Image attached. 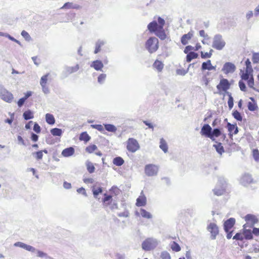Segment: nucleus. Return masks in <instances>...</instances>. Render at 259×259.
Wrapping results in <instances>:
<instances>
[{
  "label": "nucleus",
  "mask_w": 259,
  "mask_h": 259,
  "mask_svg": "<svg viewBox=\"0 0 259 259\" xmlns=\"http://www.w3.org/2000/svg\"><path fill=\"white\" fill-rule=\"evenodd\" d=\"M106 44V41L104 39H99L95 43L94 54H96L99 53L101 50V48Z\"/></svg>",
  "instance_id": "nucleus-18"
},
{
  "label": "nucleus",
  "mask_w": 259,
  "mask_h": 259,
  "mask_svg": "<svg viewBox=\"0 0 259 259\" xmlns=\"http://www.w3.org/2000/svg\"><path fill=\"white\" fill-rule=\"evenodd\" d=\"M230 85L231 84L227 79L222 78L217 85V88L220 92L223 91L227 93V90L230 89Z\"/></svg>",
  "instance_id": "nucleus-10"
},
{
  "label": "nucleus",
  "mask_w": 259,
  "mask_h": 259,
  "mask_svg": "<svg viewBox=\"0 0 259 259\" xmlns=\"http://www.w3.org/2000/svg\"><path fill=\"white\" fill-rule=\"evenodd\" d=\"M171 248L173 251L176 252H178L181 250L180 246L175 241L172 242V243L171 244Z\"/></svg>",
  "instance_id": "nucleus-47"
},
{
  "label": "nucleus",
  "mask_w": 259,
  "mask_h": 259,
  "mask_svg": "<svg viewBox=\"0 0 259 259\" xmlns=\"http://www.w3.org/2000/svg\"><path fill=\"white\" fill-rule=\"evenodd\" d=\"M104 198L102 199V201L105 205L108 206L109 205L110 203L112 202V197L110 195H108L106 193L104 194Z\"/></svg>",
  "instance_id": "nucleus-28"
},
{
  "label": "nucleus",
  "mask_w": 259,
  "mask_h": 259,
  "mask_svg": "<svg viewBox=\"0 0 259 259\" xmlns=\"http://www.w3.org/2000/svg\"><path fill=\"white\" fill-rule=\"evenodd\" d=\"M148 29L151 33H155L158 30L157 22L156 21H153L150 22L147 26Z\"/></svg>",
  "instance_id": "nucleus-22"
},
{
  "label": "nucleus",
  "mask_w": 259,
  "mask_h": 259,
  "mask_svg": "<svg viewBox=\"0 0 259 259\" xmlns=\"http://www.w3.org/2000/svg\"><path fill=\"white\" fill-rule=\"evenodd\" d=\"M235 219L230 218L227 220L224 223V229L225 232H227L232 229L235 224Z\"/></svg>",
  "instance_id": "nucleus-15"
},
{
  "label": "nucleus",
  "mask_w": 259,
  "mask_h": 259,
  "mask_svg": "<svg viewBox=\"0 0 259 259\" xmlns=\"http://www.w3.org/2000/svg\"><path fill=\"white\" fill-rule=\"evenodd\" d=\"M236 69V66L233 63L228 62L224 64L222 71L225 74H228L229 73H233L235 71Z\"/></svg>",
  "instance_id": "nucleus-11"
},
{
  "label": "nucleus",
  "mask_w": 259,
  "mask_h": 259,
  "mask_svg": "<svg viewBox=\"0 0 259 259\" xmlns=\"http://www.w3.org/2000/svg\"><path fill=\"white\" fill-rule=\"evenodd\" d=\"M232 116L238 121H241L242 120V116L241 113L236 110L233 111Z\"/></svg>",
  "instance_id": "nucleus-44"
},
{
  "label": "nucleus",
  "mask_w": 259,
  "mask_h": 259,
  "mask_svg": "<svg viewBox=\"0 0 259 259\" xmlns=\"http://www.w3.org/2000/svg\"><path fill=\"white\" fill-rule=\"evenodd\" d=\"M14 246L15 247H19L23 248L31 252H36L37 256L39 257H48V255L46 253L43 252L42 251L38 250L36 249L35 247H33L32 246L27 245L23 242H17L14 243Z\"/></svg>",
  "instance_id": "nucleus-1"
},
{
  "label": "nucleus",
  "mask_w": 259,
  "mask_h": 259,
  "mask_svg": "<svg viewBox=\"0 0 259 259\" xmlns=\"http://www.w3.org/2000/svg\"><path fill=\"white\" fill-rule=\"evenodd\" d=\"M158 47V39L155 37H150L145 43V48L150 53L155 52Z\"/></svg>",
  "instance_id": "nucleus-3"
},
{
  "label": "nucleus",
  "mask_w": 259,
  "mask_h": 259,
  "mask_svg": "<svg viewBox=\"0 0 259 259\" xmlns=\"http://www.w3.org/2000/svg\"><path fill=\"white\" fill-rule=\"evenodd\" d=\"M213 146L215 148L217 152L220 154H222L223 152H224V147L221 143H218L217 144H214Z\"/></svg>",
  "instance_id": "nucleus-42"
},
{
  "label": "nucleus",
  "mask_w": 259,
  "mask_h": 259,
  "mask_svg": "<svg viewBox=\"0 0 259 259\" xmlns=\"http://www.w3.org/2000/svg\"><path fill=\"white\" fill-rule=\"evenodd\" d=\"M233 239L236 240L242 241L244 239L243 235L240 233H237L233 236Z\"/></svg>",
  "instance_id": "nucleus-53"
},
{
  "label": "nucleus",
  "mask_w": 259,
  "mask_h": 259,
  "mask_svg": "<svg viewBox=\"0 0 259 259\" xmlns=\"http://www.w3.org/2000/svg\"><path fill=\"white\" fill-rule=\"evenodd\" d=\"M251 183H253V179L251 176L248 174H244L240 179V183L244 186Z\"/></svg>",
  "instance_id": "nucleus-16"
},
{
  "label": "nucleus",
  "mask_w": 259,
  "mask_h": 259,
  "mask_svg": "<svg viewBox=\"0 0 259 259\" xmlns=\"http://www.w3.org/2000/svg\"><path fill=\"white\" fill-rule=\"evenodd\" d=\"M253 156L256 161H259V151L257 149H254L253 150Z\"/></svg>",
  "instance_id": "nucleus-60"
},
{
  "label": "nucleus",
  "mask_w": 259,
  "mask_h": 259,
  "mask_svg": "<svg viewBox=\"0 0 259 259\" xmlns=\"http://www.w3.org/2000/svg\"><path fill=\"white\" fill-rule=\"evenodd\" d=\"M193 35V33L192 31H190L187 34H184L181 39V43L183 45H186L188 44V41L190 40Z\"/></svg>",
  "instance_id": "nucleus-23"
},
{
  "label": "nucleus",
  "mask_w": 259,
  "mask_h": 259,
  "mask_svg": "<svg viewBox=\"0 0 259 259\" xmlns=\"http://www.w3.org/2000/svg\"><path fill=\"white\" fill-rule=\"evenodd\" d=\"M253 70L245 69V72L242 70H240V77L242 80H247L249 78L253 76Z\"/></svg>",
  "instance_id": "nucleus-17"
},
{
  "label": "nucleus",
  "mask_w": 259,
  "mask_h": 259,
  "mask_svg": "<svg viewBox=\"0 0 259 259\" xmlns=\"http://www.w3.org/2000/svg\"><path fill=\"white\" fill-rule=\"evenodd\" d=\"M247 224H244L243 225V235L244 238L247 239V240H250L253 239V233L252 231H251L249 229H246V228H247Z\"/></svg>",
  "instance_id": "nucleus-20"
},
{
  "label": "nucleus",
  "mask_w": 259,
  "mask_h": 259,
  "mask_svg": "<svg viewBox=\"0 0 259 259\" xmlns=\"http://www.w3.org/2000/svg\"><path fill=\"white\" fill-rule=\"evenodd\" d=\"M97 149V146L96 145L93 144L85 148V151L89 153H92Z\"/></svg>",
  "instance_id": "nucleus-50"
},
{
  "label": "nucleus",
  "mask_w": 259,
  "mask_h": 259,
  "mask_svg": "<svg viewBox=\"0 0 259 259\" xmlns=\"http://www.w3.org/2000/svg\"><path fill=\"white\" fill-rule=\"evenodd\" d=\"M250 99L252 101H253V102H249L247 104V107L249 111H254L257 109V106L256 104L254 102L253 98H250Z\"/></svg>",
  "instance_id": "nucleus-33"
},
{
  "label": "nucleus",
  "mask_w": 259,
  "mask_h": 259,
  "mask_svg": "<svg viewBox=\"0 0 259 259\" xmlns=\"http://www.w3.org/2000/svg\"><path fill=\"white\" fill-rule=\"evenodd\" d=\"M159 147L164 153H166L168 151L167 143L163 138H161L160 140Z\"/></svg>",
  "instance_id": "nucleus-36"
},
{
  "label": "nucleus",
  "mask_w": 259,
  "mask_h": 259,
  "mask_svg": "<svg viewBox=\"0 0 259 259\" xmlns=\"http://www.w3.org/2000/svg\"><path fill=\"white\" fill-rule=\"evenodd\" d=\"M226 45V42L223 39L222 35L215 34L213 38L212 47L217 50H222Z\"/></svg>",
  "instance_id": "nucleus-6"
},
{
  "label": "nucleus",
  "mask_w": 259,
  "mask_h": 259,
  "mask_svg": "<svg viewBox=\"0 0 259 259\" xmlns=\"http://www.w3.org/2000/svg\"><path fill=\"white\" fill-rule=\"evenodd\" d=\"M213 52L212 50H210L209 53H204L202 51L201 52V57L203 59L210 58L212 55V53Z\"/></svg>",
  "instance_id": "nucleus-51"
},
{
  "label": "nucleus",
  "mask_w": 259,
  "mask_h": 259,
  "mask_svg": "<svg viewBox=\"0 0 259 259\" xmlns=\"http://www.w3.org/2000/svg\"><path fill=\"white\" fill-rule=\"evenodd\" d=\"M91 139L90 136L87 134V132H82L81 133L79 136V140L80 141H83L85 142L89 141Z\"/></svg>",
  "instance_id": "nucleus-39"
},
{
  "label": "nucleus",
  "mask_w": 259,
  "mask_h": 259,
  "mask_svg": "<svg viewBox=\"0 0 259 259\" xmlns=\"http://www.w3.org/2000/svg\"><path fill=\"white\" fill-rule=\"evenodd\" d=\"M245 221L247 222V227L252 228L253 226L258 222V219L256 217L252 214H247L244 217Z\"/></svg>",
  "instance_id": "nucleus-12"
},
{
  "label": "nucleus",
  "mask_w": 259,
  "mask_h": 259,
  "mask_svg": "<svg viewBox=\"0 0 259 259\" xmlns=\"http://www.w3.org/2000/svg\"><path fill=\"white\" fill-rule=\"evenodd\" d=\"M160 257L162 259H171L169 253L165 251L161 253Z\"/></svg>",
  "instance_id": "nucleus-55"
},
{
  "label": "nucleus",
  "mask_w": 259,
  "mask_h": 259,
  "mask_svg": "<svg viewBox=\"0 0 259 259\" xmlns=\"http://www.w3.org/2000/svg\"><path fill=\"white\" fill-rule=\"evenodd\" d=\"M158 170V166L153 164H148L145 166V173L148 177L156 176Z\"/></svg>",
  "instance_id": "nucleus-7"
},
{
  "label": "nucleus",
  "mask_w": 259,
  "mask_h": 259,
  "mask_svg": "<svg viewBox=\"0 0 259 259\" xmlns=\"http://www.w3.org/2000/svg\"><path fill=\"white\" fill-rule=\"evenodd\" d=\"M21 34L25 39L26 40L29 41L31 39V37L27 31L23 30L21 32Z\"/></svg>",
  "instance_id": "nucleus-57"
},
{
  "label": "nucleus",
  "mask_w": 259,
  "mask_h": 259,
  "mask_svg": "<svg viewBox=\"0 0 259 259\" xmlns=\"http://www.w3.org/2000/svg\"><path fill=\"white\" fill-rule=\"evenodd\" d=\"M126 148L128 151L134 153L140 149V145L137 140L131 138L127 141Z\"/></svg>",
  "instance_id": "nucleus-8"
},
{
  "label": "nucleus",
  "mask_w": 259,
  "mask_h": 259,
  "mask_svg": "<svg viewBox=\"0 0 259 259\" xmlns=\"http://www.w3.org/2000/svg\"><path fill=\"white\" fill-rule=\"evenodd\" d=\"M164 64L160 61L156 60L153 64V68L157 69L158 72H161L163 68Z\"/></svg>",
  "instance_id": "nucleus-29"
},
{
  "label": "nucleus",
  "mask_w": 259,
  "mask_h": 259,
  "mask_svg": "<svg viewBox=\"0 0 259 259\" xmlns=\"http://www.w3.org/2000/svg\"><path fill=\"white\" fill-rule=\"evenodd\" d=\"M91 126L100 132H103L104 131V128L101 124H92Z\"/></svg>",
  "instance_id": "nucleus-61"
},
{
  "label": "nucleus",
  "mask_w": 259,
  "mask_h": 259,
  "mask_svg": "<svg viewBox=\"0 0 259 259\" xmlns=\"http://www.w3.org/2000/svg\"><path fill=\"white\" fill-rule=\"evenodd\" d=\"M238 84H239V87L241 91H243V92L246 91V85H245V83L242 81V79L239 80Z\"/></svg>",
  "instance_id": "nucleus-58"
},
{
  "label": "nucleus",
  "mask_w": 259,
  "mask_h": 259,
  "mask_svg": "<svg viewBox=\"0 0 259 259\" xmlns=\"http://www.w3.org/2000/svg\"><path fill=\"white\" fill-rule=\"evenodd\" d=\"M146 204V197L144 196H140L137 199L136 205L138 206H144Z\"/></svg>",
  "instance_id": "nucleus-27"
},
{
  "label": "nucleus",
  "mask_w": 259,
  "mask_h": 259,
  "mask_svg": "<svg viewBox=\"0 0 259 259\" xmlns=\"http://www.w3.org/2000/svg\"><path fill=\"white\" fill-rule=\"evenodd\" d=\"M74 153V149L70 147L69 148H65L62 152V155L64 157H69L72 156Z\"/></svg>",
  "instance_id": "nucleus-26"
},
{
  "label": "nucleus",
  "mask_w": 259,
  "mask_h": 259,
  "mask_svg": "<svg viewBox=\"0 0 259 259\" xmlns=\"http://www.w3.org/2000/svg\"><path fill=\"white\" fill-rule=\"evenodd\" d=\"M157 21H158L157 24H158V28L160 30L162 29V28H163V26L165 24V20L161 17H158V19H157Z\"/></svg>",
  "instance_id": "nucleus-49"
},
{
  "label": "nucleus",
  "mask_w": 259,
  "mask_h": 259,
  "mask_svg": "<svg viewBox=\"0 0 259 259\" xmlns=\"http://www.w3.org/2000/svg\"><path fill=\"white\" fill-rule=\"evenodd\" d=\"M0 98L4 101L11 103L14 100L12 93L7 90L2 84H0Z\"/></svg>",
  "instance_id": "nucleus-4"
},
{
  "label": "nucleus",
  "mask_w": 259,
  "mask_h": 259,
  "mask_svg": "<svg viewBox=\"0 0 259 259\" xmlns=\"http://www.w3.org/2000/svg\"><path fill=\"white\" fill-rule=\"evenodd\" d=\"M106 77V75L105 74H101L98 77V82L100 84L103 83L105 80Z\"/></svg>",
  "instance_id": "nucleus-52"
},
{
  "label": "nucleus",
  "mask_w": 259,
  "mask_h": 259,
  "mask_svg": "<svg viewBox=\"0 0 259 259\" xmlns=\"http://www.w3.org/2000/svg\"><path fill=\"white\" fill-rule=\"evenodd\" d=\"M227 94L229 96V99L228 101V107L230 109H231L234 105V99L230 93L227 92Z\"/></svg>",
  "instance_id": "nucleus-46"
},
{
  "label": "nucleus",
  "mask_w": 259,
  "mask_h": 259,
  "mask_svg": "<svg viewBox=\"0 0 259 259\" xmlns=\"http://www.w3.org/2000/svg\"><path fill=\"white\" fill-rule=\"evenodd\" d=\"M227 183L224 177H220L218 179V183L215 187L213 189L215 195L221 196L223 195L226 190Z\"/></svg>",
  "instance_id": "nucleus-2"
},
{
  "label": "nucleus",
  "mask_w": 259,
  "mask_h": 259,
  "mask_svg": "<svg viewBox=\"0 0 259 259\" xmlns=\"http://www.w3.org/2000/svg\"><path fill=\"white\" fill-rule=\"evenodd\" d=\"M252 60L253 63H259V53H253L252 55Z\"/></svg>",
  "instance_id": "nucleus-56"
},
{
  "label": "nucleus",
  "mask_w": 259,
  "mask_h": 259,
  "mask_svg": "<svg viewBox=\"0 0 259 259\" xmlns=\"http://www.w3.org/2000/svg\"><path fill=\"white\" fill-rule=\"evenodd\" d=\"M113 163L116 166H121L124 163V160L121 157H116L113 159Z\"/></svg>",
  "instance_id": "nucleus-40"
},
{
  "label": "nucleus",
  "mask_w": 259,
  "mask_h": 259,
  "mask_svg": "<svg viewBox=\"0 0 259 259\" xmlns=\"http://www.w3.org/2000/svg\"><path fill=\"white\" fill-rule=\"evenodd\" d=\"M189 68H188L187 70L185 69H177V73L178 75L184 76L185 75L188 71Z\"/></svg>",
  "instance_id": "nucleus-63"
},
{
  "label": "nucleus",
  "mask_w": 259,
  "mask_h": 259,
  "mask_svg": "<svg viewBox=\"0 0 259 259\" xmlns=\"http://www.w3.org/2000/svg\"><path fill=\"white\" fill-rule=\"evenodd\" d=\"M222 135V131L221 129L219 128H214L213 130L211 129V135L212 137V139H210L212 141H214L215 142L217 143V141H215V137H219Z\"/></svg>",
  "instance_id": "nucleus-24"
},
{
  "label": "nucleus",
  "mask_w": 259,
  "mask_h": 259,
  "mask_svg": "<svg viewBox=\"0 0 259 259\" xmlns=\"http://www.w3.org/2000/svg\"><path fill=\"white\" fill-rule=\"evenodd\" d=\"M46 121L50 125H53L55 122V119L53 115L50 113H47L46 114Z\"/></svg>",
  "instance_id": "nucleus-32"
},
{
  "label": "nucleus",
  "mask_w": 259,
  "mask_h": 259,
  "mask_svg": "<svg viewBox=\"0 0 259 259\" xmlns=\"http://www.w3.org/2000/svg\"><path fill=\"white\" fill-rule=\"evenodd\" d=\"M49 74L43 75L40 79V85H46L47 80H48V76Z\"/></svg>",
  "instance_id": "nucleus-54"
},
{
  "label": "nucleus",
  "mask_w": 259,
  "mask_h": 259,
  "mask_svg": "<svg viewBox=\"0 0 259 259\" xmlns=\"http://www.w3.org/2000/svg\"><path fill=\"white\" fill-rule=\"evenodd\" d=\"M50 132L51 134L54 136L60 137L62 136L63 132L62 129L55 127L52 128L50 131Z\"/></svg>",
  "instance_id": "nucleus-34"
},
{
  "label": "nucleus",
  "mask_w": 259,
  "mask_h": 259,
  "mask_svg": "<svg viewBox=\"0 0 259 259\" xmlns=\"http://www.w3.org/2000/svg\"><path fill=\"white\" fill-rule=\"evenodd\" d=\"M158 244L156 239L149 238L146 239L142 243V248L146 251H149L154 249Z\"/></svg>",
  "instance_id": "nucleus-5"
},
{
  "label": "nucleus",
  "mask_w": 259,
  "mask_h": 259,
  "mask_svg": "<svg viewBox=\"0 0 259 259\" xmlns=\"http://www.w3.org/2000/svg\"><path fill=\"white\" fill-rule=\"evenodd\" d=\"M86 166L87 170L89 173L92 174L94 172L95 168L94 165L91 162L88 160L86 162Z\"/></svg>",
  "instance_id": "nucleus-43"
},
{
  "label": "nucleus",
  "mask_w": 259,
  "mask_h": 259,
  "mask_svg": "<svg viewBox=\"0 0 259 259\" xmlns=\"http://www.w3.org/2000/svg\"><path fill=\"white\" fill-rule=\"evenodd\" d=\"M211 127L208 124H204L201 128L200 134L202 136L212 139V137L211 135Z\"/></svg>",
  "instance_id": "nucleus-13"
},
{
  "label": "nucleus",
  "mask_w": 259,
  "mask_h": 259,
  "mask_svg": "<svg viewBox=\"0 0 259 259\" xmlns=\"http://www.w3.org/2000/svg\"><path fill=\"white\" fill-rule=\"evenodd\" d=\"M155 34L161 40H164L166 37V35L163 28L161 30L158 29L157 32L155 33Z\"/></svg>",
  "instance_id": "nucleus-35"
},
{
  "label": "nucleus",
  "mask_w": 259,
  "mask_h": 259,
  "mask_svg": "<svg viewBox=\"0 0 259 259\" xmlns=\"http://www.w3.org/2000/svg\"><path fill=\"white\" fill-rule=\"evenodd\" d=\"M33 130L37 134L39 133L41 131V128H40V126L36 122L34 123Z\"/></svg>",
  "instance_id": "nucleus-62"
},
{
  "label": "nucleus",
  "mask_w": 259,
  "mask_h": 259,
  "mask_svg": "<svg viewBox=\"0 0 259 259\" xmlns=\"http://www.w3.org/2000/svg\"><path fill=\"white\" fill-rule=\"evenodd\" d=\"M79 69V66L78 64H76L75 66L70 67V66H65L64 67V70L62 72V74L64 77H67L68 75L76 72Z\"/></svg>",
  "instance_id": "nucleus-14"
},
{
  "label": "nucleus",
  "mask_w": 259,
  "mask_h": 259,
  "mask_svg": "<svg viewBox=\"0 0 259 259\" xmlns=\"http://www.w3.org/2000/svg\"><path fill=\"white\" fill-rule=\"evenodd\" d=\"M140 214L142 217L146 219H151L152 217L150 212L143 208L140 209Z\"/></svg>",
  "instance_id": "nucleus-45"
},
{
  "label": "nucleus",
  "mask_w": 259,
  "mask_h": 259,
  "mask_svg": "<svg viewBox=\"0 0 259 259\" xmlns=\"http://www.w3.org/2000/svg\"><path fill=\"white\" fill-rule=\"evenodd\" d=\"M198 54L194 52H189L186 56V61L190 62L193 59L197 58Z\"/></svg>",
  "instance_id": "nucleus-31"
},
{
  "label": "nucleus",
  "mask_w": 259,
  "mask_h": 259,
  "mask_svg": "<svg viewBox=\"0 0 259 259\" xmlns=\"http://www.w3.org/2000/svg\"><path fill=\"white\" fill-rule=\"evenodd\" d=\"M32 154L37 160H41L42 158L43 154L42 151H38L36 152L32 153Z\"/></svg>",
  "instance_id": "nucleus-48"
},
{
  "label": "nucleus",
  "mask_w": 259,
  "mask_h": 259,
  "mask_svg": "<svg viewBox=\"0 0 259 259\" xmlns=\"http://www.w3.org/2000/svg\"><path fill=\"white\" fill-rule=\"evenodd\" d=\"M90 66L97 71H102L104 65L101 60H96L92 62Z\"/></svg>",
  "instance_id": "nucleus-19"
},
{
  "label": "nucleus",
  "mask_w": 259,
  "mask_h": 259,
  "mask_svg": "<svg viewBox=\"0 0 259 259\" xmlns=\"http://www.w3.org/2000/svg\"><path fill=\"white\" fill-rule=\"evenodd\" d=\"M211 65V61L208 60L207 61L202 63L201 69L203 71L205 70H208Z\"/></svg>",
  "instance_id": "nucleus-41"
},
{
  "label": "nucleus",
  "mask_w": 259,
  "mask_h": 259,
  "mask_svg": "<svg viewBox=\"0 0 259 259\" xmlns=\"http://www.w3.org/2000/svg\"><path fill=\"white\" fill-rule=\"evenodd\" d=\"M81 6L79 5L73 4V3L67 2L64 4V5L61 8V9H80Z\"/></svg>",
  "instance_id": "nucleus-21"
},
{
  "label": "nucleus",
  "mask_w": 259,
  "mask_h": 259,
  "mask_svg": "<svg viewBox=\"0 0 259 259\" xmlns=\"http://www.w3.org/2000/svg\"><path fill=\"white\" fill-rule=\"evenodd\" d=\"M247 84L250 88L255 90L253 87L254 85V78L253 76H251V78H249L247 80Z\"/></svg>",
  "instance_id": "nucleus-59"
},
{
  "label": "nucleus",
  "mask_w": 259,
  "mask_h": 259,
  "mask_svg": "<svg viewBox=\"0 0 259 259\" xmlns=\"http://www.w3.org/2000/svg\"><path fill=\"white\" fill-rule=\"evenodd\" d=\"M92 192L94 195V197L95 198H97L99 194H101L103 192V188L101 187L95 188V187H93L92 188Z\"/></svg>",
  "instance_id": "nucleus-37"
},
{
  "label": "nucleus",
  "mask_w": 259,
  "mask_h": 259,
  "mask_svg": "<svg viewBox=\"0 0 259 259\" xmlns=\"http://www.w3.org/2000/svg\"><path fill=\"white\" fill-rule=\"evenodd\" d=\"M227 127L229 133H232L234 131L233 134L234 135H236L238 134V127H237L236 124H231L230 122H228L227 124Z\"/></svg>",
  "instance_id": "nucleus-25"
},
{
  "label": "nucleus",
  "mask_w": 259,
  "mask_h": 259,
  "mask_svg": "<svg viewBox=\"0 0 259 259\" xmlns=\"http://www.w3.org/2000/svg\"><path fill=\"white\" fill-rule=\"evenodd\" d=\"M207 230L210 233V239L215 240L219 233V227L217 225L214 223H210L207 225Z\"/></svg>",
  "instance_id": "nucleus-9"
},
{
  "label": "nucleus",
  "mask_w": 259,
  "mask_h": 259,
  "mask_svg": "<svg viewBox=\"0 0 259 259\" xmlns=\"http://www.w3.org/2000/svg\"><path fill=\"white\" fill-rule=\"evenodd\" d=\"M105 129L109 132L114 133L116 131L117 128L113 124H104Z\"/></svg>",
  "instance_id": "nucleus-38"
},
{
  "label": "nucleus",
  "mask_w": 259,
  "mask_h": 259,
  "mask_svg": "<svg viewBox=\"0 0 259 259\" xmlns=\"http://www.w3.org/2000/svg\"><path fill=\"white\" fill-rule=\"evenodd\" d=\"M129 212L127 210H125L123 212H120L117 213V215L119 217H125L127 218L129 217Z\"/></svg>",
  "instance_id": "nucleus-64"
},
{
  "label": "nucleus",
  "mask_w": 259,
  "mask_h": 259,
  "mask_svg": "<svg viewBox=\"0 0 259 259\" xmlns=\"http://www.w3.org/2000/svg\"><path fill=\"white\" fill-rule=\"evenodd\" d=\"M23 117L26 120L31 119L34 117L33 112L30 109H28L23 113Z\"/></svg>",
  "instance_id": "nucleus-30"
}]
</instances>
